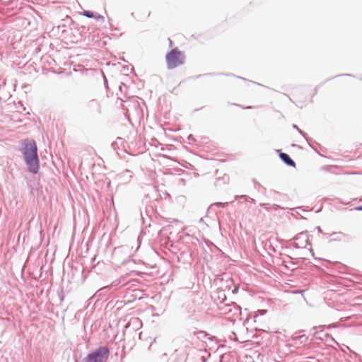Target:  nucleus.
Instances as JSON below:
<instances>
[{
  "label": "nucleus",
  "mask_w": 362,
  "mask_h": 362,
  "mask_svg": "<svg viewBox=\"0 0 362 362\" xmlns=\"http://www.w3.org/2000/svg\"><path fill=\"white\" fill-rule=\"evenodd\" d=\"M108 356V349L105 346L100 347L88 356L86 362H106Z\"/></svg>",
  "instance_id": "nucleus-3"
},
{
  "label": "nucleus",
  "mask_w": 362,
  "mask_h": 362,
  "mask_svg": "<svg viewBox=\"0 0 362 362\" xmlns=\"http://www.w3.org/2000/svg\"><path fill=\"white\" fill-rule=\"evenodd\" d=\"M198 334H204V332H199Z\"/></svg>",
  "instance_id": "nucleus-6"
},
{
  "label": "nucleus",
  "mask_w": 362,
  "mask_h": 362,
  "mask_svg": "<svg viewBox=\"0 0 362 362\" xmlns=\"http://www.w3.org/2000/svg\"><path fill=\"white\" fill-rule=\"evenodd\" d=\"M82 14L88 18H103V16H95L93 13L88 11H84Z\"/></svg>",
  "instance_id": "nucleus-5"
},
{
  "label": "nucleus",
  "mask_w": 362,
  "mask_h": 362,
  "mask_svg": "<svg viewBox=\"0 0 362 362\" xmlns=\"http://www.w3.org/2000/svg\"><path fill=\"white\" fill-rule=\"evenodd\" d=\"M279 156L281 158V160L284 162H285L287 165H288L290 166H292V167H295L296 166L295 162L286 153H281L279 154Z\"/></svg>",
  "instance_id": "nucleus-4"
},
{
  "label": "nucleus",
  "mask_w": 362,
  "mask_h": 362,
  "mask_svg": "<svg viewBox=\"0 0 362 362\" xmlns=\"http://www.w3.org/2000/svg\"><path fill=\"white\" fill-rule=\"evenodd\" d=\"M167 67L169 69H175L184 64L185 56L178 48L170 50L165 56Z\"/></svg>",
  "instance_id": "nucleus-2"
},
{
  "label": "nucleus",
  "mask_w": 362,
  "mask_h": 362,
  "mask_svg": "<svg viewBox=\"0 0 362 362\" xmlns=\"http://www.w3.org/2000/svg\"><path fill=\"white\" fill-rule=\"evenodd\" d=\"M37 151V145L33 140L25 141L23 155L28 169L33 173H37L39 170V159Z\"/></svg>",
  "instance_id": "nucleus-1"
}]
</instances>
